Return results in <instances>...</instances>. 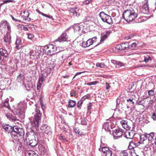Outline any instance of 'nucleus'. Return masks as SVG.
Returning <instances> with one entry per match:
<instances>
[{"mask_svg":"<svg viewBox=\"0 0 156 156\" xmlns=\"http://www.w3.org/2000/svg\"><path fill=\"white\" fill-rule=\"evenodd\" d=\"M21 15L23 20L25 21V22H28L30 21L31 18L28 17L29 13L28 11H24L23 13H21Z\"/></svg>","mask_w":156,"mask_h":156,"instance_id":"nucleus-13","label":"nucleus"},{"mask_svg":"<svg viewBox=\"0 0 156 156\" xmlns=\"http://www.w3.org/2000/svg\"><path fill=\"white\" fill-rule=\"evenodd\" d=\"M0 27L2 29L7 28L8 31H11V27L6 21L3 20L1 22Z\"/></svg>","mask_w":156,"mask_h":156,"instance_id":"nucleus-11","label":"nucleus"},{"mask_svg":"<svg viewBox=\"0 0 156 156\" xmlns=\"http://www.w3.org/2000/svg\"><path fill=\"white\" fill-rule=\"evenodd\" d=\"M74 31L75 32L80 34L81 31V28L78 25H75L73 27Z\"/></svg>","mask_w":156,"mask_h":156,"instance_id":"nucleus-30","label":"nucleus"},{"mask_svg":"<svg viewBox=\"0 0 156 156\" xmlns=\"http://www.w3.org/2000/svg\"><path fill=\"white\" fill-rule=\"evenodd\" d=\"M16 148H17L18 151L20 152L22 151L23 149V145L21 142L19 141H17V146Z\"/></svg>","mask_w":156,"mask_h":156,"instance_id":"nucleus-33","label":"nucleus"},{"mask_svg":"<svg viewBox=\"0 0 156 156\" xmlns=\"http://www.w3.org/2000/svg\"><path fill=\"white\" fill-rule=\"evenodd\" d=\"M24 134L23 129L18 126H15L11 135L13 139L19 141L23 138Z\"/></svg>","mask_w":156,"mask_h":156,"instance_id":"nucleus-3","label":"nucleus"},{"mask_svg":"<svg viewBox=\"0 0 156 156\" xmlns=\"http://www.w3.org/2000/svg\"><path fill=\"white\" fill-rule=\"evenodd\" d=\"M28 38L29 39L32 40L34 37V36L31 34H27Z\"/></svg>","mask_w":156,"mask_h":156,"instance_id":"nucleus-50","label":"nucleus"},{"mask_svg":"<svg viewBox=\"0 0 156 156\" xmlns=\"http://www.w3.org/2000/svg\"><path fill=\"white\" fill-rule=\"evenodd\" d=\"M76 104V102L75 101L69 100L68 102V107L73 108L75 106Z\"/></svg>","mask_w":156,"mask_h":156,"instance_id":"nucleus-34","label":"nucleus"},{"mask_svg":"<svg viewBox=\"0 0 156 156\" xmlns=\"http://www.w3.org/2000/svg\"><path fill=\"white\" fill-rule=\"evenodd\" d=\"M99 16L103 22H106L108 24L112 23L111 17L105 14L104 12H101L99 14Z\"/></svg>","mask_w":156,"mask_h":156,"instance_id":"nucleus-7","label":"nucleus"},{"mask_svg":"<svg viewBox=\"0 0 156 156\" xmlns=\"http://www.w3.org/2000/svg\"><path fill=\"white\" fill-rule=\"evenodd\" d=\"M144 61L146 63L150 61L151 60V58L150 56L147 55L144 57Z\"/></svg>","mask_w":156,"mask_h":156,"instance_id":"nucleus-41","label":"nucleus"},{"mask_svg":"<svg viewBox=\"0 0 156 156\" xmlns=\"http://www.w3.org/2000/svg\"><path fill=\"white\" fill-rule=\"evenodd\" d=\"M48 75V73H44L41 74V75L40 76H39L41 77L42 78H44V79H45L46 77Z\"/></svg>","mask_w":156,"mask_h":156,"instance_id":"nucleus-44","label":"nucleus"},{"mask_svg":"<svg viewBox=\"0 0 156 156\" xmlns=\"http://www.w3.org/2000/svg\"><path fill=\"white\" fill-rule=\"evenodd\" d=\"M93 42H92L91 39H88L86 42H83L82 43V46L84 48L89 47L93 44Z\"/></svg>","mask_w":156,"mask_h":156,"instance_id":"nucleus-22","label":"nucleus"},{"mask_svg":"<svg viewBox=\"0 0 156 156\" xmlns=\"http://www.w3.org/2000/svg\"><path fill=\"white\" fill-rule=\"evenodd\" d=\"M26 108V104L25 103L20 102L17 105L16 108H15V114L19 116L21 115L24 116Z\"/></svg>","mask_w":156,"mask_h":156,"instance_id":"nucleus-5","label":"nucleus"},{"mask_svg":"<svg viewBox=\"0 0 156 156\" xmlns=\"http://www.w3.org/2000/svg\"><path fill=\"white\" fill-rule=\"evenodd\" d=\"M128 151H122L120 154V156H128Z\"/></svg>","mask_w":156,"mask_h":156,"instance_id":"nucleus-40","label":"nucleus"},{"mask_svg":"<svg viewBox=\"0 0 156 156\" xmlns=\"http://www.w3.org/2000/svg\"><path fill=\"white\" fill-rule=\"evenodd\" d=\"M44 53L48 55H51L55 53L60 51L59 47L57 48L52 44H49L45 46L43 49Z\"/></svg>","mask_w":156,"mask_h":156,"instance_id":"nucleus-4","label":"nucleus"},{"mask_svg":"<svg viewBox=\"0 0 156 156\" xmlns=\"http://www.w3.org/2000/svg\"><path fill=\"white\" fill-rule=\"evenodd\" d=\"M21 40L20 39L17 38L16 40L15 43L16 45V47L18 50L20 49L22 47V45L21 44Z\"/></svg>","mask_w":156,"mask_h":156,"instance_id":"nucleus-31","label":"nucleus"},{"mask_svg":"<svg viewBox=\"0 0 156 156\" xmlns=\"http://www.w3.org/2000/svg\"><path fill=\"white\" fill-rule=\"evenodd\" d=\"M83 102L81 100H80L78 101L77 103V106L78 108L80 107L81 105H82Z\"/></svg>","mask_w":156,"mask_h":156,"instance_id":"nucleus-54","label":"nucleus"},{"mask_svg":"<svg viewBox=\"0 0 156 156\" xmlns=\"http://www.w3.org/2000/svg\"><path fill=\"white\" fill-rule=\"evenodd\" d=\"M116 48L118 50H121V44L117 45L116 46Z\"/></svg>","mask_w":156,"mask_h":156,"instance_id":"nucleus-60","label":"nucleus"},{"mask_svg":"<svg viewBox=\"0 0 156 156\" xmlns=\"http://www.w3.org/2000/svg\"><path fill=\"white\" fill-rule=\"evenodd\" d=\"M137 13L132 8L125 11L123 14L124 19L128 22H131L137 17Z\"/></svg>","mask_w":156,"mask_h":156,"instance_id":"nucleus-1","label":"nucleus"},{"mask_svg":"<svg viewBox=\"0 0 156 156\" xmlns=\"http://www.w3.org/2000/svg\"><path fill=\"white\" fill-rule=\"evenodd\" d=\"M77 9V7H76L75 8H70L69 9V11L71 13H73V15L76 17H78L80 16V14L78 13L75 10L76 9Z\"/></svg>","mask_w":156,"mask_h":156,"instance_id":"nucleus-23","label":"nucleus"},{"mask_svg":"<svg viewBox=\"0 0 156 156\" xmlns=\"http://www.w3.org/2000/svg\"><path fill=\"white\" fill-rule=\"evenodd\" d=\"M74 131L75 133L78 134H80V132L79 129L77 128H76L74 129Z\"/></svg>","mask_w":156,"mask_h":156,"instance_id":"nucleus-59","label":"nucleus"},{"mask_svg":"<svg viewBox=\"0 0 156 156\" xmlns=\"http://www.w3.org/2000/svg\"><path fill=\"white\" fill-rule=\"evenodd\" d=\"M59 139L62 140V141L65 142L66 141H67L66 138L62 136H60L59 137Z\"/></svg>","mask_w":156,"mask_h":156,"instance_id":"nucleus-55","label":"nucleus"},{"mask_svg":"<svg viewBox=\"0 0 156 156\" xmlns=\"http://www.w3.org/2000/svg\"><path fill=\"white\" fill-rule=\"evenodd\" d=\"M121 50H124L129 49V44L128 43H125L121 44Z\"/></svg>","mask_w":156,"mask_h":156,"instance_id":"nucleus-28","label":"nucleus"},{"mask_svg":"<svg viewBox=\"0 0 156 156\" xmlns=\"http://www.w3.org/2000/svg\"><path fill=\"white\" fill-rule=\"evenodd\" d=\"M81 123L83 125H85L87 124V122L83 118L81 119Z\"/></svg>","mask_w":156,"mask_h":156,"instance_id":"nucleus-51","label":"nucleus"},{"mask_svg":"<svg viewBox=\"0 0 156 156\" xmlns=\"http://www.w3.org/2000/svg\"><path fill=\"white\" fill-rule=\"evenodd\" d=\"M120 123L123 127L126 130L129 129L131 127L128 125L127 122L124 120H122Z\"/></svg>","mask_w":156,"mask_h":156,"instance_id":"nucleus-21","label":"nucleus"},{"mask_svg":"<svg viewBox=\"0 0 156 156\" xmlns=\"http://www.w3.org/2000/svg\"><path fill=\"white\" fill-rule=\"evenodd\" d=\"M11 32V31H8L4 37V41L6 43V44H9L11 42V37L10 35V33Z\"/></svg>","mask_w":156,"mask_h":156,"instance_id":"nucleus-17","label":"nucleus"},{"mask_svg":"<svg viewBox=\"0 0 156 156\" xmlns=\"http://www.w3.org/2000/svg\"><path fill=\"white\" fill-rule=\"evenodd\" d=\"M148 94L150 96H153L154 94V91L153 90H148Z\"/></svg>","mask_w":156,"mask_h":156,"instance_id":"nucleus-43","label":"nucleus"},{"mask_svg":"<svg viewBox=\"0 0 156 156\" xmlns=\"http://www.w3.org/2000/svg\"><path fill=\"white\" fill-rule=\"evenodd\" d=\"M106 84V90H108L110 88V86H109V83H105Z\"/></svg>","mask_w":156,"mask_h":156,"instance_id":"nucleus-64","label":"nucleus"},{"mask_svg":"<svg viewBox=\"0 0 156 156\" xmlns=\"http://www.w3.org/2000/svg\"><path fill=\"white\" fill-rule=\"evenodd\" d=\"M150 149V147L148 145H147L144 148V149L145 151H147Z\"/></svg>","mask_w":156,"mask_h":156,"instance_id":"nucleus-58","label":"nucleus"},{"mask_svg":"<svg viewBox=\"0 0 156 156\" xmlns=\"http://www.w3.org/2000/svg\"><path fill=\"white\" fill-rule=\"evenodd\" d=\"M97 83V81L92 82H90L87 83H85L86 85H95Z\"/></svg>","mask_w":156,"mask_h":156,"instance_id":"nucleus-46","label":"nucleus"},{"mask_svg":"<svg viewBox=\"0 0 156 156\" xmlns=\"http://www.w3.org/2000/svg\"><path fill=\"white\" fill-rule=\"evenodd\" d=\"M126 151H128V153H129L130 154L132 155V154H133H133H135V151L134 149L131 150H128Z\"/></svg>","mask_w":156,"mask_h":156,"instance_id":"nucleus-52","label":"nucleus"},{"mask_svg":"<svg viewBox=\"0 0 156 156\" xmlns=\"http://www.w3.org/2000/svg\"><path fill=\"white\" fill-rule=\"evenodd\" d=\"M14 2V0H4L2 4H6L8 3L12 2Z\"/></svg>","mask_w":156,"mask_h":156,"instance_id":"nucleus-47","label":"nucleus"},{"mask_svg":"<svg viewBox=\"0 0 156 156\" xmlns=\"http://www.w3.org/2000/svg\"><path fill=\"white\" fill-rule=\"evenodd\" d=\"M134 135V133L133 131H131L129 132H126L125 133V136L127 139L131 140L133 138Z\"/></svg>","mask_w":156,"mask_h":156,"instance_id":"nucleus-20","label":"nucleus"},{"mask_svg":"<svg viewBox=\"0 0 156 156\" xmlns=\"http://www.w3.org/2000/svg\"><path fill=\"white\" fill-rule=\"evenodd\" d=\"M40 108L36 106L33 121H31L30 122L32 128L35 127L37 129L38 127L39 124L41 123V113Z\"/></svg>","mask_w":156,"mask_h":156,"instance_id":"nucleus-2","label":"nucleus"},{"mask_svg":"<svg viewBox=\"0 0 156 156\" xmlns=\"http://www.w3.org/2000/svg\"><path fill=\"white\" fill-rule=\"evenodd\" d=\"M146 99L145 98H142L140 100H138L136 101V104L138 105H141L144 107L148 108L149 107V105H146L145 104H144V102H145Z\"/></svg>","mask_w":156,"mask_h":156,"instance_id":"nucleus-18","label":"nucleus"},{"mask_svg":"<svg viewBox=\"0 0 156 156\" xmlns=\"http://www.w3.org/2000/svg\"><path fill=\"white\" fill-rule=\"evenodd\" d=\"M71 96L75 97L76 96V91L74 90H72L70 92Z\"/></svg>","mask_w":156,"mask_h":156,"instance_id":"nucleus-45","label":"nucleus"},{"mask_svg":"<svg viewBox=\"0 0 156 156\" xmlns=\"http://www.w3.org/2000/svg\"><path fill=\"white\" fill-rule=\"evenodd\" d=\"M23 25L22 24H18L17 26V27L18 29H22L23 27Z\"/></svg>","mask_w":156,"mask_h":156,"instance_id":"nucleus-63","label":"nucleus"},{"mask_svg":"<svg viewBox=\"0 0 156 156\" xmlns=\"http://www.w3.org/2000/svg\"><path fill=\"white\" fill-rule=\"evenodd\" d=\"M96 66L97 67L103 68L105 67V65L104 63H97L96 64Z\"/></svg>","mask_w":156,"mask_h":156,"instance_id":"nucleus-42","label":"nucleus"},{"mask_svg":"<svg viewBox=\"0 0 156 156\" xmlns=\"http://www.w3.org/2000/svg\"><path fill=\"white\" fill-rule=\"evenodd\" d=\"M3 106L4 107L7 108L9 109L10 108V106L9 104L8 101L7 100H6L4 102V103L3 104Z\"/></svg>","mask_w":156,"mask_h":156,"instance_id":"nucleus-38","label":"nucleus"},{"mask_svg":"<svg viewBox=\"0 0 156 156\" xmlns=\"http://www.w3.org/2000/svg\"><path fill=\"white\" fill-rule=\"evenodd\" d=\"M25 155L26 156H38L37 154L33 151H30L26 152Z\"/></svg>","mask_w":156,"mask_h":156,"instance_id":"nucleus-32","label":"nucleus"},{"mask_svg":"<svg viewBox=\"0 0 156 156\" xmlns=\"http://www.w3.org/2000/svg\"><path fill=\"white\" fill-rule=\"evenodd\" d=\"M143 9H144L146 12H149V5L147 0H144L142 3Z\"/></svg>","mask_w":156,"mask_h":156,"instance_id":"nucleus-19","label":"nucleus"},{"mask_svg":"<svg viewBox=\"0 0 156 156\" xmlns=\"http://www.w3.org/2000/svg\"><path fill=\"white\" fill-rule=\"evenodd\" d=\"M45 80L44 78H42L39 76L38 79V82L37 84V90H39L41 88L42 84Z\"/></svg>","mask_w":156,"mask_h":156,"instance_id":"nucleus-25","label":"nucleus"},{"mask_svg":"<svg viewBox=\"0 0 156 156\" xmlns=\"http://www.w3.org/2000/svg\"><path fill=\"white\" fill-rule=\"evenodd\" d=\"M123 131H124L122 129L114 130L112 133L114 138L117 139L122 137Z\"/></svg>","mask_w":156,"mask_h":156,"instance_id":"nucleus-9","label":"nucleus"},{"mask_svg":"<svg viewBox=\"0 0 156 156\" xmlns=\"http://www.w3.org/2000/svg\"><path fill=\"white\" fill-rule=\"evenodd\" d=\"M8 56V53L5 49L3 48H0V63Z\"/></svg>","mask_w":156,"mask_h":156,"instance_id":"nucleus-10","label":"nucleus"},{"mask_svg":"<svg viewBox=\"0 0 156 156\" xmlns=\"http://www.w3.org/2000/svg\"><path fill=\"white\" fill-rule=\"evenodd\" d=\"M89 97L90 95L88 94L85 95L80 100L83 102L85 99L88 98Z\"/></svg>","mask_w":156,"mask_h":156,"instance_id":"nucleus-48","label":"nucleus"},{"mask_svg":"<svg viewBox=\"0 0 156 156\" xmlns=\"http://www.w3.org/2000/svg\"><path fill=\"white\" fill-rule=\"evenodd\" d=\"M151 117L154 120H156V112L152 113Z\"/></svg>","mask_w":156,"mask_h":156,"instance_id":"nucleus-49","label":"nucleus"},{"mask_svg":"<svg viewBox=\"0 0 156 156\" xmlns=\"http://www.w3.org/2000/svg\"><path fill=\"white\" fill-rule=\"evenodd\" d=\"M40 104L41 106V107L42 110H44L45 108V106H44V104L41 101L40 102Z\"/></svg>","mask_w":156,"mask_h":156,"instance_id":"nucleus-62","label":"nucleus"},{"mask_svg":"<svg viewBox=\"0 0 156 156\" xmlns=\"http://www.w3.org/2000/svg\"><path fill=\"white\" fill-rule=\"evenodd\" d=\"M136 147L135 143L133 141H131L129 143V144L128 146V148L129 150H133V148L135 147Z\"/></svg>","mask_w":156,"mask_h":156,"instance_id":"nucleus-37","label":"nucleus"},{"mask_svg":"<svg viewBox=\"0 0 156 156\" xmlns=\"http://www.w3.org/2000/svg\"><path fill=\"white\" fill-rule=\"evenodd\" d=\"M91 0H87L85 1L83 3V4L84 5H88L90 2H91Z\"/></svg>","mask_w":156,"mask_h":156,"instance_id":"nucleus-56","label":"nucleus"},{"mask_svg":"<svg viewBox=\"0 0 156 156\" xmlns=\"http://www.w3.org/2000/svg\"><path fill=\"white\" fill-rule=\"evenodd\" d=\"M127 101L128 103H129V105H130L131 107H133L134 106V102L133 101V99H127Z\"/></svg>","mask_w":156,"mask_h":156,"instance_id":"nucleus-39","label":"nucleus"},{"mask_svg":"<svg viewBox=\"0 0 156 156\" xmlns=\"http://www.w3.org/2000/svg\"><path fill=\"white\" fill-rule=\"evenodd\" d=\"M42 15L44 16L45 17H47L48 18H49L50 19H53V17L51 16L45 14H44V13L42 14Z\"/></svg>","mask_w":156,"mask_h":156,"instance_id":"nucleus-57","label":"nucleus"},{"mask_svg":"<svg viewBox=\"0 0 156 156\" xmlns=\"http://www.w3.org/2000/svg\"><path fill=\"white\" fill-rule=\"evenodd\" d=\"M2 127L5 129V132L8 133H11L13 131L14 127H12L8 124H3L2 125Z\"/></svg>","mask_w":156,"mask_h":156,"instance_id":"nucleus-15","label":"nucleus"},{"mask_svg":"<svg viewBox=\"0 0 156 156\" xmlns=\"http://www.w3.org/2000/svg\"><path fill=\"white\" fill-rule=\"evenodd\" d=\"M154 133L152 132L149 134L146 133L145 136L141 135L140 136V140L138 143L140 144H144L146 141H147V139L148 138V141H152L154 140Z\"/></svg>","mask_w":156,"mask_h":156,"instance_id":"nucleus-6","label":"nucleus"},{"mask_svg":"<svg viewBox=\"0 0 156 156\" xmlns=\"http://www.w3.org/2000/svg\"><path fill=\"white\" fill-rule=\"evenodd\" d=\"M32 86L33 85L31 82L28 81L27 82V84L25 85V87L26 89L27 90H29L32 88Z\"/></svg>","mask_w":156,"mask_h":156,"instance_id":"nucleus-36","label":"nucleus"},{"mask_svg":"<svg viewBox=\"0 0 156 156\" xmlns=\"http://www.w3.org/2000/svg\"><path fill=\"white\" fill-rule=\"evenodd\" d=\"M5 115L7 118L9 120L12 121H16V119L10 113H5Z\"/></svg>","mask_w":156,"mask_h":156,"instance_id":"nucleus-35","label":"nucleus"},{"mask_svg":"<svg viewBox=\"0 0 156 156\" xmlns=\"http://www.w3.org/2000/svg\"><path fill=\"white\" fill-rule=\"evenodd\" d=\"M41 129L43 130L45 133L48 135H50L52 133L50 127L46 125H43Z\"/></svg>","mask_w":156,"mask_h":156,"instance_id":"nucleus-16","label":"nucleus"},{"mask_svg":"<svg viewBox=\"0 0 156 156\" xmlns=\"http://www.w3.org/2000/svg\"><path fill=\"white\" fill-rule=\"evenodd\" d=\"M99 150L102 152L104 156H112V151L108 147H102L101 148H99Z\"/></svg>","mask_w":156,"mask_h":156,"instance_id":"nucleus-8","label":"nucleus"},{"mask_svg":"<svg viewBox=\"0 0 156 156\" xmlns=\"http://www.w3.org/2000/svg\"><path fill=\"white\" fill-rule=\"evenodd\" d=\"M111 123L109 122H106L103 125V128L105 130L109 131L110 130V125Z\"/></svg>","mask_w":156,"mask_h":156,"instance_id":"nucleus-26","label":"nucleus"},{"mask_svg":"<svg viewBox=\"0 0 156 156\" xmlns=\"http://www.w3.org/2000/svg\"><path fill=\"white\" fill-rule=\"evenodd\" d=\"M97 37H93L91 39V40L92 42H93V43L97 41Z\"/></svg>","mask_w":156,"mask_h":156,"instance_id":"nucleus-61","label":"nucleus"},{"mask_svg":"<svg viewBox=\"0 0 156 156\" xmlns=\"http://www.w3.org/2000/svg\"><path fill=\"white\" fill-rule=\"evenodd\" d=\"M45 80L44 78H42L39 76L38 79V82L37 84V90H39L41 88L42 84Z\"/></svg>","mask_w":156,"mask_h":156,"instance_id":"nucleus-24","label":"nucleus"},{"mask_svg":"<svg viewBox=\"0 0 156 156\" xmlns=\"http://www.w3.org/2000/svg\"><path fill=\"white\" fill-rule=\"evenodd\" d=\"M57 41L60 42L63 41H70V39L68 37L66 34L65 32L62 34L61 37L58 38Z\"/></svg>","mask_w":156,"mask_h":156,"instance_id":"nucleus-12","label":"nucleus"},{"mask_svg":"<svg viewBox=\"0 0 156 156\" xmlns=\"http://www.w3.org/2000/svg\"><path fill=\"white\" fill-rule=\"evenodd\" d=\"M24 79V76L23 74H20L17 76L16 80L18 82L21 83L23 82Z\"/></svg>","mask_w":156,"mask_h":156,"instance_id":"nucleus-29","label":"nucleus"},{"mask_svg":"<svg viewBox=\"0 0 156 156\" xmlns=\"http://www.w3.org/2000/svg\"><path fill=\"white\" fill-rule=\"evenodd\" d=\"M38 143V142L37 140L35 139H33L30 140L28 144L29 146L33 147L36 145Z\"/></svg>","mask_w":156,"mask_h":156,"instance_id":"nucleus-27","label":"nucleus"},{"mask_svg":"<svg viewBox=\"0 0 156 156\" xmlns=\"http://www.w3.org/2000/svg\"><path fill=\"white\" fill-rule=\"evenodd\" d=\"M117 63L116 64V67H119L120 66H123V63H122L121 62H116Z\"/></svg>","mask_w":156,"mask_h":156,"instance_id":"nucleus-53","label":"nucleus"},{"mask_svg":"<svg viewBox=\"0 0 156 156\" xmlns=\"http://www.w3.org/2000/svg\"><path fill=\"white\" fill-rule=\"evenodd\" d=\"M110 31H106L102 33L101 34L100 43L103 42L110 35Z\"/></svg>","mask_w":156,"mask_h":156,"instance_id":"nucleus-14","label":"nucleus"}]
</instances>
